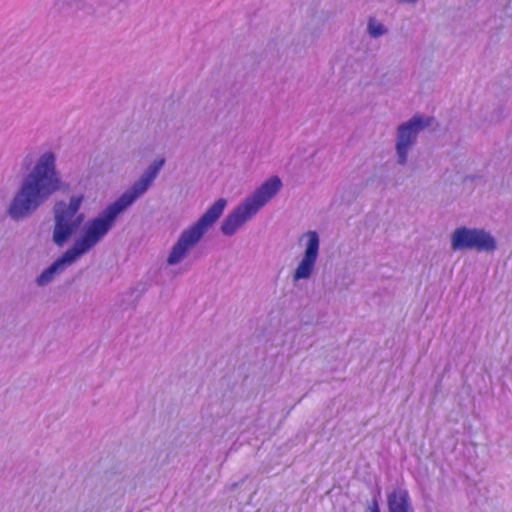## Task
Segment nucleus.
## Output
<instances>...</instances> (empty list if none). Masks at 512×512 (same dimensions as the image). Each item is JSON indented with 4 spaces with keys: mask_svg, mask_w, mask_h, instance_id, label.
Segmentation results:
<instances>
[{
    "mask_svg": "<svg viewBox=\"0 0 512 512\" xmlns=\"http://www.w3.org/2000/svg\"><path fill=\"white\" fill-rule=\"evenodd\" d=\"M368 29L370 35L373 37L381 36L385 32L383 25L376 22L374 19L369 20Z\"/></svg>",
    "mask_w": 512,
    "mask_h": 512,
    "instance_id": "obj_10",
    "label": "nucleus"
},
{
    "mask_svg": "<svg viewBox=\"0 0 512 512\" xmlns=\"http://www.w3.org/2000/svg\"><path fill=\"white\" fill-rule=\"evenodd\" d=\"M54 163L55 157L51 152L45 153L40 158L34 171L27 177L10 205L9 215L12 218L28 216L59 188L60 180Z\"/></svg>",
    "mask_w": 512,
    "mask_h": 512,
    "instance_id": "obj_2",
    "label": "nucleus"
},
{
    "mask_svg": "<svg viewBox=\"0 0 512 512\" xmlns=\"http://www.w3.org/2000/svg\"><path fill=\"white\" fill-rule=\"evenodd\" d=\"M281 188L278 177H272L264 182L254 194L230 213L221 225L225 235H232L248 219L254 216Z\"/></svg>",
    "mask_w": 512,
    "mask_h": 512,
    "instance_id": "obj_3",
    "label": "nucleus"
},
{
    "mask_svg": "<svg viewBox=\"0 0 512 512\" xmlns=\"http://www.w3.org/2000/svg\"><path fill=\"white\" fill-rule=\"evenodd\" d=\"M308 242L303 259L299 263L294 273V279L308 278L314 268L315 262L318 257L319 238L315 231L307 232Z\"/></svg>",
    "mask_w": 512,
    "mask_h": 512,
    "instance_id": "obj_8",
    "label": "nucleus"
},
{
    "mask_svg": "<svg viewBox=\"0 0 512 512\" xmlns=\"http://www.w3.org/2000/svg\"><path fill=\"white\" fill-rule=\"evenodd\" d=\"M225 206L226 201L222 198L218 199L193 226L182 233L169 254V264H176L185 257L187 252L200 240L207 228L222 215Z\"/></svg>",
    "mask_w": 512,
    "mask_h": 512,
    "instance_id": "obj_4",
    "label": "nucleus"
},
{
    "mask_svg": "<svg viewBox=\"0 0 512 512\" xmlns=\"http://www.w3.org/2000/svg\"><path fill=\"white\" fill-rule=\"evenodd\" d=\"M370 512H380L379 511V507H378V503L376 501H374L372 503V505L370 506Z\"/></svg>",
    "mask_w": 512,
    "mask_h": 512,
    "instance_id": "obj_11",
    "label": "nucleus"
},
{
    "mask_svg": "<svg viewBox=\"0 0 512 512\" xmlns=\"http://www.w3.org/2000/svg\"><path fill=\"white\" fill-rule=\"evenodd\" d=\"M495 247L494 238L483 230L460 227L452 235L453 250L476 249L478 251H493Z\"/></svg>",
    "mask_w": 512,
    "mask_h": 512,
    "instance_id": "obj_6",
    "label": "nucleus"
},
{
    "mask_svg": "<svg viewBox=\"0 0 512 512\" xmlns=\"http://www.w3.org/2000/svg\"><path fill=\"white\" fill-rule=\"evenodd\" d=\"M389 512H414L408 492L402 489L394 490L387 499Z\"/></svg>",
    "mask_w": 512,
    "mask_h": 512,
    "instance_id": "obj_9",
    "label": "nucleus"
},
{
    "mask_svg": "<svg viewBox=\"0 0 512 512\" xmlns=\"http://www.w3.org/2000/svg\"><path fill=\"white\" fill-rule=\"evenodd\" d=\"M163 164L164 160L161 159L150 166L129 192L124 193L117 201L109 205L99 217L89 220L80 238L37 277V283L39 285L47 284L57 271L62 270L66 265H70L91 250L112 228L117 216L148 189Z\"/></svg>",
    "mask_w": 512,
    "mask_h": 512,
    "instance_id": "obj_1",
    "label": "nucleus"
},
{
    "mask_svg": "<svg viewBox=\"0 0 512 512\" xmlns=\"http://www.w3.org/2000/svg\"><path fill=\"white\" fill-rule=\"evenodd\" d=\"M429 123L430 119L423 121L421 117L415 116L409 122L399 126L396 144L399 163L404 164L406 162L408 150L414 143L418 132L429 125Z\"/></svg>",
    "mask_w": 512,
    "mask_h": 512,
    "instance_id": "obj_7",
    "label": "nucleus"
},
{
    "mask_svg": "<svg viewBox=\"0 0 512 512\" xmlns=\"http://www.w3.org/2000/svg\"><path fill=\"white\" fill-rule=\"evenodd\" d=\"M82 200V196H77L71 198L68 205L64 202H58L55 205L53 241L56 245L63 246L83 223L84 215L79 212Z\"/></svg>",
    "mask_w": 512,
    "mask_h": 512,
    "instance_id": "obj_5",
    "label": "nucleus"
}]
</instances>
